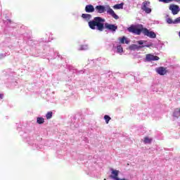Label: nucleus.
<instances>
[{
  "label": "nucleus",
  "instance_id": "f257e3e1",
  "mask_svg": "<svg viewBox=\"0 0 180 180\" xmlns=\"http://www.w3.org/2000/svg\"><path fill=\"white\" fill-rule=\"evenodd\" d=\"M105 18L95 17L94 20L89 22V27L90 29H92V30L97 29L99 32H103V29H107V30H110V32H116V30H117V25L108 22L105 23Z\"/></svg>",
  "mask_w": 180,
  "mask_h": 180
},
{
  "label": "nucleus",
  "instance_id": "f03ea898",
  "mask_svg": "<svg viewBox=\"0 0 180 180\" xmlns=\"http://www.w3.org/2000/svg\"><path fill=\"white\" fill-rule=\"evenodd\" d=\"M96 11H97L98 13H103L105 11H107V13L110 15L114 19L117 20L119 19V15H117L116 13L110 8V6H96Z\"/></svg>",
  "mask_w": 180,
  "mask_h": 180
},
{
  "label": "nucleus",
  "instance_id": "7ed1b4c3",
  "mask_svg": "<svg viewBox=\"0 0 180 180\" xmlns=\"http://www.w3.org/2000/svg\"><path fill=\"white\" fill-rule=\"evenodd\" d=\"M143 29V25H131L127 30L129 33H134V34H141Z\"/></svg>",
  "mask_w": 180,
  "mask_h": 180
},
{
  "label": "nucleus",
  "instance_id": "20e7f679",
  "mask_svg": "<svg viewBox=\"0 0 180 180\" xmlns=\"http://www.w3.org/2000/svg\"><path fill=\"white\" fill-rule=\"evenodd\" d=\"M142 33L144 34V36L150 37V39H155V37H157V34H155V32L150 31L147 28H143Z\"/></svg>",
  "mask_w": 180,
  "mask_h": 180
},
{
  "label": "nucleus",
  "instance_id": "39448f33",
  "mask_svg": "<svg viewBox=\"0 0 180 180\" xmlns=\"http://www.w3.org/2000/svg\"><path fill=\"white\" fill-rule=\"evenodd\" d=\"M150 1H145L142 4L141 9L146 13H151V8H150Z\"/></svg>",
  "mask_w": 180,
  "mask_h": 180
},
{
  "label": "nucleus",
  "instance_id": "423d86ee",
  "mask_svg": "<svg viewBox=\"0 0 180 180\" xmlns=\"http://www.w3.org/2000/svg\"><path fill=\"white\" fill-rule=\"evenodd\" d=\"M169 9L172 11L173 15H178L180 11L179 6L175 4L170 5Z\"/></svg>",
  "mask_w": 180,
  "mask_h": 180
},
{
  "label": "nucleus",
  "instance_id": "0eeeda50",
  "mask_svg": "<svg viewBox=\"0 0 180 180\" xmlns=\"http://www.w3.org/2000/svg\"><path fill=\"white\" fill-rule=\"evenodd\" d=\"M146 61H158L160 57L151 54H147L146 57Z\"/></svg>",
  "mask_w": 180,
  "mask_h": 180
},
{
  "label": "nucleus",
  "instance_id": "6e6552de",
  "mask_svg": "<svg viewBox=\"0 0 180 180\" xmlns=\"http://www.w3.org/2000/svg\"><path fill=\"white\" fill-rule=\"evenodd\" d=\"M156 72L159 74V75H165L168 70H167V68L159 67L156 69Z\"/></svg>",
  "mask_w": 180,
  "mask_h": 180
},
{
  "label": "nucleus",
  "instance_id": "1a4fd4ad",
  "mask_svg": "<svg viewBox=\"0 0 180 180\" xmlns=\"http://www.w3.org/2000/svg\"><path fill=\"white\" fill-rule=\"evenodd\" d=\"M85 11L87 12V13H92V12H95V8L92 4L86 5L85 7Z\"/></svg>",
  "mask_w": 180,
  "mask_h": 180
},
{
  "label": "nucleus",
  "instance_id": "9d476101",
  "mask_svg": "<svg viewBox=\"0 0 180 180\" xmlns=\"http://www.w3.org/2000/svg\"><path fill=\"white\" fill-rule=\"evenodd\" d=\"M119 40L121 44H124V43L125 44H129V43H130V41H129L126 37H122L121 38H119Z\"/></svg>",
  "mask_w": 180,
  "mask_h": 180
},
{
  "label": "nucleus",
  "instance_id": "9b49d317",
  "mask_svg": "<svg viewBox=\"0 0 180 180\" xmlns=\"http://www.w3.org/2000/svg\"><path fill=\"white\" fill-rule=\"evenodd\" d=\"M144 46H137L136 44H132L129 46V50H139V49H141Z\"/></svg>",
  "mask_w": 180,
  "mask_h": 180
},
{
  "label": "nucleus",
  "instance_id": "f8f14e48",
  "mask_svg": "<svg viewBox=\"0 0 180 180\" xmlns=\"http://www.w3.org/2000/svg\"><path fill=\"white\" fill-rule=\"evenodd\" d=\"M124 3H121L119 4H115L112 6L113 9H123Z\"/></svg>",
  "mask_w": 180,
  "mask_h": 180
},
{
  "label": "nucleus",
  "instance_id": "ddd939ff",
  "mask_svg": "<svg viewBox=\"0 0 180 180\" xmlns=\"http://www.w3.org/2000/svg\"><path fill=\"white\" fill-rule=\"evenodd\" d=\"M151 141H153V139L146 136L143 140V143L145 144H151Z\"/></svg>",
  "mask_w": 180,
  "mask_h": 180
},
{
  "label": "nucleus",
  "instance_id": "4468645a",
  "mask_svg": "<svg viewBox=\"0 0 180 180\" xmlns=\"http://www.w3.org/2000/svg\"><path fill=\"white\" fill-rule=\"evenodd\" d=\"M37 123H38V124H43V123H44V118L43 117H37Z\"/></svg>",
  "mask_w": 180,
  "mask_h": 180
},
{
  "label": "nucleus",
  "instance_id": "2eb2a0df",
  "mask_svg": "<svg viewBox=\"0 0 180 180\" xmlns=\"http://www.w3.org/2000/svg\"><path fill=\"white\" fill-rule=\"evenodd\" d=\"M82 18H83V19H86L87 20H89L91 18H92V15H91L90 14H82Z\"/></svg>",
  "mask_w": 180,
  "mask_h": 180
},
{
  "label": "nucleus",
  "instance_id": "dca6fc26",
  "mask_svg": "<svg viewBox=\"0 0 180 180\" xmlns=\"http://www.w3.org/2000/svg\"><path fill=\"white\" fill-rule=\"evenodd\" d=\"M46 117L47 120L51 119V117H53V112H51V111L48 112L46 115Z\"/></svg>",
  "mask_w": 180,
  "mask_h": 180
},
{
  "label": "nucleus",
  "instance_id": "f3484780",
  "mask_svg": "<svg viewBox=\"0 0 180 180\" xmlns=\"http://www.w3.org/2000/svg\"><path fill=\"white\" fill-rule=\"evenodd\" d=\"M117 53H123V47H122V45L117 46Z\"/></svg>",
  "mask_w": 180,
  "mask_h": 180
},
{
  "label": "nucleus",
  "instance_id": "a211bd4d",
  "mask_svg": "<svg viewBox=\"0 0 180 180\" xmlns=\"http://www.w3.org/2000/svg\"><path fill=\"white\" fill-rule=\"evenodd\" d=\"M104 119L105 120V123L108 124L109 123V121L112 119L109 115H105Z\"/></svg>",
  "mask_w": 180,
  "mask_h": 180
},
{
  "label": "nucleus",
  "instance_id": "6ab92c4d",
  "mask_svg": "<svg viewBox=\"0 0 180 180\" xmlns=\"http://www.w3.org/2000/svg\"><path fill=\"white\" fill-rule=\"evenodd\" d=\"M173 23L174 25H176V23H180V17L176 18L175 20L173 22Z\"/></svg>",
  "mask_w": 180,
  "mask_h": 180
},
{
  "label": "nucleus",
  "instance_id": "aec40b11",
  "mask_svg": "<svg viewBox=\"0 0 180 180\" xmlns=\"http://www.w3.org/2000/svg\"><path fill=\"white\" fill-rule=\"evenodd\" d=\"M167 22L169 23V25H171V24L174 23V21L172 20V18H167Z\"/></svg>",
  "mask_w": 180,
  "mask_h": 180
},
{
  "label": "nucleus",
  "instance_id": "412c9836",
  "mask_svg": "<svg viewBox=\"0 0 180 180\" xmlns=\"http://www.w3.org/2000/svg\"><path fill=\"white\" fill-rule=\"evenodd\" d=\"M143 44V41H138V44L141 45V44Z\"/></svg>",
  "mask_w": 180,
  "mask_h": 180
},
{
  "label": "nucleus",
  "instance_id": "4be33fe9",
  "mask_svg": "<svg viewBox=\"0 0 180 180\" xmlns=\"http://www.w3.org/2000/svg\"><path fill=\"white\" fill-rule=\"evenodd\" d=\"M151 46H153V44H149V45H146L145 47H151Z\"/></svg>",
  "mask_w": 180,
  "mask_h": 180
},
{
  "label": "nucleus",
  "instance_id": "5701e85b",
  "mask_svg": "<svg viewBox=\"0 0 180 180\" xmlns=\"http://www.w3.org/2000/svg\"><path fill=\"white\" fill-rule=\"evenodd\" d=\"M3 98H4V94H0V99H3Z\"/></svg>",
  "mask_w": 180,
  "mask_h": 180
},
{
  "label": "nucleus",
  "instance_id": "b1692460",
  "mask_svg": "<svg viewBox=\"0 0 180 180\" xmlns=\"http://www.w3.org/2000/svg\"><path fill=\"white\" fill-rule=\"evenodd\" d=\"M179 116H180V108H179Z\"/></svg>",
  "mask_w": 180,
  "mask_h": 180
},
{
  "label": "nucleus",
  "instance_id": "393cba45",
  "mask_svg": "<svg viewBox=\"0 0 180 180\" xmlns=\"http://www.w3.org/2000/svg\"><path fill=\"white\" fill-rule=\"evenodd\" d=\"M174 116H176V112H174Z\"/></svg>",
  "mask_w": 180,
  "mask_h": 180
},
{
  "label": "nucleus",
  "instance_id": "a878e982",
  "mask_svg": "<svg viewBox=\"0 0 180 180\" xmlns=\"http://www.w3.org/2000/svg\"><path fill=\"white\" fill-rule=\"evenodd\" d=\"M104 180H106V179H104Z\"/></svg>",
  "mask_w": 180,
  "mask_h": 180
}]
</instances>
